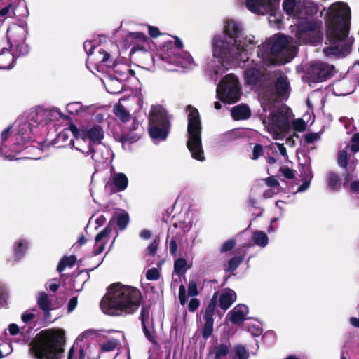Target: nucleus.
Segmentation results:
<instances>
[{
  "label": "nucleus",
  "mask_w": 359,
  "mask_h": 359,
  "mask_svg": "<svg viewBox=\"0 0 359 359\" xmlns=\"http://www.w3.org/2000/svg\"><path fill=\"white\" fill-rule=\"evenodd\" d=\"M256 43L254 36L242 34L239 23L233 20H226L224 32L212 38V58L206 65L208 74L216 81L234 64L245 62Z\"/></svg>",
  "instance_id": "1"
},
{
  "label": "nucleus",
  "mask_w": 359,
  "mask_h": 359,
  "mask_svg": "<svg viewBox=\"0 0 359 359\" xmlns=\"http://www.w3.org/2000/svg\"><path fill=\"white\" fill-rule=\"evenodd\" d=\"M103 135L101 126L93 122L81 123L77 127L69 115L57 107L41 109L36 112L35 119L20 118L4 128L1 135Z\"/></svg>",
  "instance_id": "2"
},
{
  "label": "nucleus",
  "mask_w": 359,
  "mask_h": 359,
  "mask_svg": "<svg viewBox=\"0 0 359 359\" xmlns=\"http://www.w3.org/2000/svg\"><path fill=\"white\" fill-rule=\"evenodd\" d=\"M327 46L323 53L327 57L345 56L351 51L354 39L348 36L351 10L343 2L332 4L325 17Z\"/></svg>",
  "instance_id": "3"
},
{
  "label": "nucleus",
  "mask_w": 359,
  "mask_h": 359,
  "mask_svg": "<svg viewBox=\"0 0 359 359\" xmlns=\"http://www.w3.org/2000/svg\"><path fill=\"white\" fill-rule=\"evenodd\" d=\"M140 292L135 287L116 283L111 285L100 302L102 311L109 316L135 312L139 307Z\"/></svg>",
  "instance_id": "4"
},
{
  "label": "nucleus",
  "mask_w": 359,
  "mask_h": 359,
  "mask_svg": "<svg viewBox=\"0 0 359 359\" xmlns=\"http://www.w3.org/2000/svg\"><path fill=\"white\" fill-rule=\"evenodd\" d=\"M297 53V45L291 37L276 34L258 46L257 58L264 64H283L291 61Z\"/></svg>",
  "instance_id": "5"
},
{
  "label": "nucleus",
  "mask_w": 359,
  "mask_h": 359,
  "mask_svg": "<svg viewBox=\"0 0 359 359\" xmlns=\"http://www.w3.org/2000/svg\"><path fill=\"white\" fill-rule=\"evenodd\" d=\"M183 43L177 37L174 41L166 42L158 50L156 58H153L154 63L168 71L177 70V68L191 69L196 65L191 55L183 50Z\"/></svg>",
  "instance_id": "6"
},
{
  "label": "nucleus",
  "mask_w": 359,
  "mask_h": 359,
  "mask_svg": "<svg viewBox=\"0 0 359 359\" xmlns=\"http://www.w3.org/2000/svg\"><path fill=\"white\" fill-rule=\"evenodd\" d=\"M63 341L64 332L61 330L42 331L32 349L38 359H60Z\"/></svg>",
  "instance_id": "7"
},
{
  "label": "nucleus",
  "mask_w": 359,
  "mask_h": 359,
  "mask_svg": "<svg viewBox=\"0 0 359 359\" xmlns=\"http://www.w3.org/2000/svg\"><path fill=\"white\" fill-rule=\"evenodd\" d=\"M293 116L290 109L282 107L272 111L267 119H264L263 125L268 133L283 135L290 133V120Z\"/></svg>",
  "instance_id": "8"
},
{
  "label": "nucleus",
  "mask_w": 359,
  "mask_h": 359,
  "mask_svg": "<svg viewBox=\"0 0 359 359\" xmlns=\"http://www.w3.org/2000/svg\"><path fill=\"white\" fill-rule=\"evenodd\" d=\"M149 135H168L170 123L167 111L161 105H153L149 114Z\"/></svg>",
  "instance_id": "9"
},
{
  "label": "nucleus",
  "mask_w": 359,
  "mask_h": 359,
  "mask_svg": "<svg viewBox=\"0 0 359 359\" xmlns=\"http://www.w3.org/2000/svg\"><path fill=\"white\" fill-rule=\"evenodd\" d=\"M241 88L238 79L232 74L225 76L217 87V96L227 103H234L240 98Z\"/></svg>",
  "instance_id": "10"
},
{
  "label": "nucleus",
  "mask_w": 359,
  "mask_h": 359,
  "mask_svg": "<svg viewBox=\"0 0 359 359\" xmlns=\"http://www.w3.org/2000/svg\"><path fill=\"white\" fill-rule=\"evenodd\" d=\"M30 141V136H2L0 154L6 159L13 160L16 153L29 147L25 145Z\"/></svg>",
  "instance_id": "11"
},
{
  "label": "nucleus",
  "mask_w": 359,
  "mask_h": 359,
  "mask_svg": "<svg viewBox=\"0 0 359 359\" xmlns=\"http://www.w3.org/2000/svg\"><path fill=\"white\" fill-rule=\"evenodd\" d=\"M284 11L291 16L299 19H307L309 16L317 13L318 8L313 2L309 1L284 0L283 3Z\"/></svg>",
  "instance_id": "12"
},
{
  "label": "nucleus",
  "mask_w": 359,
  "mask_h": 359,
  "mask_svg": "<svg viewBox=\"0 0 359 359\" xmlns=\"http://www.w3.org/2000/svg\"><path fill=\"white\" fill-rule=\"evenodd\" d=\"M28 33L27 25L11 24L7 29L6 37L11 46H15L21 55L29 53V48L25 41Z\"/></svg>",
  "instance_id": "13"
},
{
  "label": "nucleus",
  "mask_w": 359,
  "mask_h": 359,
  "mask_svg": "<svg viewBox=\"0 0 359 359\" xmlns=\"http://www.w3.org/2000/svg\"><path fill=\"white\" fill-rule=\"evenodd\" d=\"M245 59L246 60H245V62H241L239 64H234L232 67L238 65L242 67H245L244 74L246 83L250 85L256 84L261 79L262 76V69L264 66H268L269 65L264 64L260 58H258V60L257 61L252 60L250 62L248 55Z\"/></svg>",
  "instance_id": "14"
},
{
  "label": "nucleus",
  "mask_w": 359,
  "mask_h": 359,
  "mask_svg": "<svg viewBox=\"0 0 359 359\" xmlns=\"http://www.w3.org/2000/svg\"><path fill=\"white\" fill-rule=\"evenodd\" d=\"M104 136H72L68 145L83 153L93 152L95 147L101 143Z\"/></svg>",
  "instance_id": "15"
},
{
  "label": "nucleus",
  "mask_w": 359,
  "mask_h": 359,
  "mask_svg": "<svg viewBox=\"0 0 359 359\" xmlns=\"http://www.w3.org/2000/svg\"><path fill=\"white\" fill-rule=\"evenodd\" d=\"M128 186V177L123 172H116L114 168L110 170V175L105 184V189L111 193L121 192Z\"/></svg>",
  "instance_id": "16"
},
{
  "label": "nucleus",
  "mask_w": 359,
  "mask_h": 359,
  "mask_svg": "<svg viewBox=\"0 0 359 359\" xmlns=\"http://www.w3.org/2000/svg\"><path fill=\"white\" fill-rule=\"evenodd\" d=\"M276 0H245L246 7L252 13L259 15L270 14L275 16Z\"/></svg>",
  "instance_id": "17"
},
{
  "label": "nucleus",
  "mask_w": 359,
  "mask_h": 359,
  "mask_svg": "<svg viewBox=\"0 0 359 359\" xmlns=\"http://www.w3.org/2000/svg\"><path fill=\"white\" fill-rule=\"evenodd\" d=\"M69 136H55L51 140H45L43 138L40 140L32 141L31 149H37L41 151L47 150L50 146L56 148H62L69 147L68 143L69 142Z\"/></svg>",
  "instance_id": "18"
},
{
  "label": "nucleus",
  "mask_w": 359,
  "mask_h": 359,
  "mask_svg": "<svg viewBox=\"0 0 359 359\" xmlns=\"http://www.w3.org/2000/svg\"><path fill=\"white\" fill-rule=\"evenodd\" d=\"M334 71V66L323 62H315L310 67L311 76L317 81H323Z\"/></svg>",
  "instance_id": "19"
},
{
  "label": "nucleus",
  "mask_w": 359,
  "mask_h": 359,
  "mask_svg": "<svg viewBox=\"0 0 359 359\" xmlns=\"http://www.w3.org/2000/svg\"><path fill=\"white\" fill-rule=\"evenodd\" d=\"M118 78L109 77L104 82L107 90L111 94H117L122 91L123 84L121 80L128 78V74H133V71L126 68V72H117Z\"/></svg>",
  "instance_id": "20"
},
{
  "label": "nucleus",
  "mask_w": 359,
  "mask_h": 359,
  "mask_svg": "<svg viewBox=\"0 0 359 359\" xmlns=\"http://www.w3.org/2000/svg\"><path fill=\"white\" fill-rule=\"evenodd\" d=\"M187 112L188 114V135H200L201 127L198 110L189 105L187 107Z\"/></svg>",
  "instance_id": "21"
},
{
  "label": "nucleus",
  "mask_w": 359,
  "mask_h": 359,
  "mask_svg": "<svg viewBox=\"0 0 359 359\" xmlns=\"http://www.w3.org/2000/svg\"><path fill=\"white\" fill-rule=\"evenodd\" d=\"M249 313L248 307L245 304H238L226 315V319L233 324L241 325L247 318Z\"/></svg>",
  "instance_id": "22"
},
{
  "label": "nucleus",
  "mask_w": 359,
  "mask_h": 359,
  "mask_svg": "<svg viewBox=\"0 0 359 359\" xmlns=\"http://www.w3.org/2000/svg\"><path fill=\"white\" fill-rule=\"evenodd\" d=\"M187 146L193 158L199 161H203L205 160L201 136H189Z\"/></svg>",
  "instance_id": "23"
},
{
  "label": "nucleus",
  "mask_w": 359,
  "mask_h": 359,
  "mask_svg": "<svg viewBox=\"0 0 359 359\" xmlns=\"http://www.w3.org/2000/svg\"><path fill=\"white\" fill-rule=\"evenodd\" d=\"M92 109V105H83L80 102H72L66 105V110L69 114L79 116L90 114Z\"/></svg>",
  "instance_id": "24"
},
{
  "label": "nucleus",
  "mask_w": 359,
  "mask_h": 359,
  "mask_svg": "<svg viewBox=\"0 0 359 359\" xmlns=\"http://www.w3.org/2000/svg\"><path fill=\"white\" fill-rule=\"evenodd\" d=\"M236 294L231 289H226L220 294L218 292L217 299L219 306L224 310H227L236 300Z\"/></svg>",
  "instance_id": "25"
},
{
  "label": "nucleus",
  "mask_w": 359,
  "mask_h": 359,
  "mask_svg": "<svg viewBox=\"0 0 359 359\" xmlns=\"http://www.w3.org/2000/svg\"><path fill=\"white\" fill-rule=\"evenodd\" d=\"M111 229L109 227H106L96 236L95 244L93 250L95 255H99L103 252L105 248V245L109 239V235Z\"/></svg>",
  "instance_id": "26"
},
{
  "label": "nucleus",
  "mask_w": 359,
  "mask_h": 359,
  "mask_svg": "<svg viewBox=\"0 0 359 359\" xmlns=\"http://www.w3.org/2000/svg\"><path fill=\"white\" fill-rule=\"evenodd\" d=\"M29 246V242L26 238H19L13 244V256L15 260L21 259L27 252Z\"/></svg>",
  "instance_id": "27"
},
{
  "label": "nucleus",
  "mask_w": 359,
  "mask_h": 359,
  "mask_svg": "<svg viewBox=\"0 0 359 359\" xmlns=\"http://www.w3.org/2000/svg\"><path fill=\"white\" fill-rule=\"evenodd\" d=\"M311 115L310 113H306L303 118H298L296 119H292L293 117L290 120V132L293 131L294 133H302L304 132L306 127L309 121L311 119Z\"/></svg>",
  "instance_id": "28"
},
{
  "label": "nucleus",
  "mask_w": 359,
  "mask_h": 359,
  "mask_svg": "<svg viewBox=\"0 0 359 359\" xmlns=\"http://www.w3.org/2000/svg\"><path fill=\"white\" fill-rule=\"evenodd\" d=\"M276 94L278 97H287L290 93V83L284 76H279L275 83Z\"/></svg>",
  "instance_id": "29"
},
{
  "label": "nucleus",
  "mask_w": 359,
  "mask_h": 359,
  "mask_svg": "<svg viewBox=\"0 0 359 359\" xmlns=\"http://www.w3.org/2000/svg\"><path fill=\"white\" fill-rule=\"evenodd\" d=\"M115 337L110 338L101 345L102 351L109 352L114 350L124 339V334L121 332H115Z\"/></svg>",
  "instance_id": "30"
},
{
  "label": "nucleus",
  "mask_w": 359,
  "mask_h": 359,
  "mask_svg": "<svg viewBox=\"0 0 359 359\" xmlns=\"http://www.w3.org/2000/svg\"><path fill=\"white\" fill-rule=\"evenodd\" d=\"M251 112L245 104H239L231 109V116L234 120H245L250 116Z\"/></svg>",
  "instance_id": "31"
},
{
  "label": "nucleus",
  "mask_w": 359,
  "mask_h": 359,
  "mask_svg": "<svg viewBox=\"0 0 359 359\" xmlns=\"http://www.w3.org/2000/svg\"><path fill=\"white\" fill-rule=\"evenodd\" d=\"M302 172L301 175L302 176V183L297 188V192H303L309 189L311 184V180L313 178V172L310 166L304 165L302 168Z\"/></svg>",
  "instance_id": "32"
},
{
  "label": "nucleus",
  "mask_w": 359,
  "mask_h": 359,
  "mask_svg": "<svg viewBox=\"0 0 359 359\" xmlns=\"http://www.w3.org/2000/svg\"><path fill=\"white\" fill-rule=\"evenodd\" d=\"M356 175L349 170H346L344 174V185L350 183V191L351 193H357L359 191V181L357 180Z\"/></svg>",
  "instance_id": "33"
},
{
  "label": "nucleus",
  "mask_w": 359,
  "mask_h": 359,
  "mask_svg": "<svg viewBox=\"0 0 359 359\" xmlns=\"http://www.w3.org/2000/svg\"><path fill=\"white\" fill-rule=\"evenodd\" d=\"M195 224L194 214L191 211H188L185 213V217L182 221H180L176 226H178L184 233L188 232Z\"/></svg>",
  "instance_id": "34"
},
{
  "label": "nucleus",
  "mask_w": 359,
  "mask_h": 359,
  "mask_svg": "<svg viewBox=\"0 0 359 359\" xmlns=\"http://www.w3.org/2000/svg\"><path fill=\"white\" fill-rule=\"evenodd\" d=\"M304 27L302 25L298 26L297 37L299 41V43H312V41L310 39V36L314 34L313 32V28L310 26L307 27V29H304Z\"/></svg>",
  "instance_id": "35"
},
{
  "label": "nucleus",
  "mask_w": 359,
  "mask_h": 359,
  "mask_svg": "<svg viewBox=\"0 0 359 359\" xmlns=\"http://www.w3.org/2000/svg\"><path fill=\"white\" fill-rule=\"evenodd\" d=\"M327 185L328 189L332 191L339 190L341 187L339 175L333 171L328 172L327 174Z\"/></svg>",
  "instance_id": "36"
},
{
  "label": "nucleus",
  "mask_w": 359,
  "mask_h": 359,
  "mask_svg": "<svg viewBox=\"0 0 359 359\" xmlns=\"http://www.w3.org/2000/svg\"><path fill=\"white\" fill-rule=\"evenodd\" d=\"M218 292H215L212 298L205 309L203 318L205 321H214L213 316L216 308Z\"/></svg>",
  "instance_id": "37"
},
{
  "label": "nucleus",
  "mask_w": 359,
  "mask_h": 359,
  "mask_svg": "<svg viewBox=\"0 0 359 359\" xmlns=\"http://www.w3.org/2000/svg\"><path fill=\"white\" fill-rule=\"evenodd\" d=\"M252 240L256 245L260 248H265L269 243L268 236L262 231H254L252 235Z\"/></svg>",
  "instance_id": "38"
},
{
  "label": "nucleus",
  "mask_w": 359,
  "mask_h": 359,
  "mask_svg": "<svg viewBox=\"0 0 359 359\" xmlns=\"http://www.w3.org/2000/svg\"><path fill=\"white\" fill-rule=\"evenodd\" d=\"M37 304L47 316L50 311V302L48 295L45 292H40L37 298Z\"/></svg>",
  "instance_id": "39"
},
{
  "label": "nucleus",
  "mask_w": 359,
  "mask_h": 359,
  "mask_svg": "<svg viewBox=\"0 0 359 359\" xmlns=\"http://www.w3.org/2000/svg\"><path fill=\"white\" fill-rule=\"evenodd\" d=\"M141 321L145 336L149 341H152L153 337L151 333L147 328V323L149 319V311L148 308L143 307L141 310Z\"/></svg>",
  "instance_id": "40"
},
{
  "label": "nucleus",
  "mask_w": 359,
  "mask_h": 359,
  "mask_svg": "<svg viewBox=\"0 0 359 359\" xmlns=\"http://www.w3.org/2000/svg\"><path fill=\"white\" fill-rule=\"evenodd\" d=\"M15 16V6L9 4L0 9V27L6 19Z\"/></svg>",
  "instance_id": "41"
},
{
  "label": "nucleus",
  "mask_w": 359,
  "mask_h": 359,
  "mask_svg": "<svg viewBox=\"0 0 359 359\" xmlns=\"http://www.w3.org/2000/svg\"><path fill=\"white\" fill-rule=\"evenodd\" d=\"M229 348L226 345L220 344L212 348L210 351V355L213 359H220L229 353Z\"/></svg>",
  "instance_id": "42"
},
{
  "label": "nucleus",
  "mask_w": 359,
  "mask_h": 359,
  "mask_svg": "<svg viewBox=\"0 0 359 359\" xmlns=\"http://www.w3.org/2000/svg\"><path fill=\"white\" fill-rule=\"evenodd\" d=\"M116 140L121 142L124 150H130V145L139 140V136H114Z\"/></svg>",
  "instance_id": "43"
},
{
  "label": "nucleus",
  "mask_w": 359,
  "mask_h": 359,
  "mask_svg": "<svg viewBox=\"0 0 359 359\" xmlns=\"http://www.w3.org/2000/svg\"><path fill=\"white\" fill-rule=\"evenodd\" d=\"M116 224L120 230L126 228L129 223V215L126 212L117 213L116 215Z\"/></svg>",
  "instance_id": "44"
},
{
  "label": "nucleus",
  "mask_w": 359,
  "mask_h": 359,
  "mask_svg": "<svg viewBox=\"0 0 359 359\" xmlns=\"http://www.w3.org/2000/svg\"><path fill=\"white\" fill-rule=\"evenodd\" d=\"M86 351L83 348L76 349L73 346L68 352L67 359H85Z\"/></svg>",
  "instance_id": "45"
},
{
  "label": "nucleus",
  "mask_w": 359,
  "mask_h": 359,
  "mask_svg": "<svg viewBox=\"0 0 359 359\" xmlns=\"http://www.w3.org/2000/svg\"><path fill=\"white\" fill-rule=\"evenodd\" d=\"M114 112L115 115L118 117L123 122H126L130 118V114L122 105H115L114 107Z\"/></svg>",
  "instance_id": "46"
},
{
  "label": "nucleus",
  "mask_w": 359,
  "mask_h": 359,
  "mask_svg": "<svg viewBox=\"0 0 359 359\" xmlns=\"http://www.w3.org/2000/svg\"><path fill=\"white\" fill-rule=\"evenodd\" d=\"M76 258L74 256L62 258L58 264L57 271L62 272L67 266H72L74 264Z\"/></svg>",
  "instance_id": "47"
},
{
  "label": "nucleus",
  "mask_w": 359,
  "mask_h": 359,
  "mask_svg": "<svg viewBox=\"0 0 359 359\" xmlns=\"http://www.w3.org/2000/svg\"><path fill=\"white\" fill-rule=\"evenodd\" d=\"M233 352L238 359H248L249 353L242 345H237L233 347Z\"/></svg>",
  "instance_id": "48"
},
{
  "label": "nucleus",
  "mask_w": 359,
  "mask_h": 359,
  "mask_svg": "<svg viewBox=\"0 0 359 359\" xmlns=\"http://www.w3.org/2000/svg\"><path fill=\"white\" fill-rule=\"evenodd\" d=\"M92 58L93 60L91 61L95 60L96 65H101L108 62L109 59V54L104 50H100L98 53L95 55V58Z\"/></svg>",
  "instance_id": "49"
},
{
  "label": "nucleus",
  "mask_w": 359,
  "mask_h": 359,
  "mask_svg": "<svg viewBox=\"0 0 359 359\" xmlns=\"http://www.w3.org/2000/svg\"><path fill=\"white\" fill-rule=\"evenodd\" d=\"M187 261L184 258L177 259L174 264L175 271L177 274H183L186 271Z\"/></svg>",
  "instance_id": "50"
},
{
  "label": "nucleus",
  "mask_w": 359,
  "mask_h": 359,
  "mask_svg": "<svg viewBox=\"0 0 359 359\" xmlns=\"http://www.w3.org/2000/svg\"><path fill=\"white\" fill-rule=\"evenodd\" d=\"M243 258L242 257H234L231 259L229 262L226 270L228 271L233 272L234 271L238 266L243 262Z\"/></svg>",
  "instance_id": "51"
},
{
  "label": "nucleus",
  "mask_w": 359,
  "mask_h": 359,
  "mask_svg": "<svg viewBox=\"0 0 359 359\" xmlns=\"http://www.w3.org/2000/svg\"><path fill=\"white\" fill-rule=\"evenodd\" d=\"M128 39L133 41H146L147 40V36L142 32H130L128 35Z\"/></svg>",
  "instance_id": "52"
},
{
  "label": "nucleus",
  "mask_w": 359,
  "mask_h": 359,
  "mask_svg": "<svg viewBox=\"0 0 359 359\" xmlns=\"http://www.w3.org/2000/svg\"><path fill=\"white\" fill-rule=\"evenodd\" d=\"M248 330L252 334L253 336H259L262 333V328L259 323H253L247 324Z\"/></svg>",
  "instance_id": "53"
},
{
  "label": "nucleus",
  "mask_w": 359,
  "mask_h": 359,
  "mask_svg": "<svg viewBox=\"0 0 359 359\" xmlns=\"http://www.w3.org/2000/svg\"><path fill=\"white\" fill-rule=\"evenodd\" d=\"M267 186L273 189V193H278L280 191L279 182L274 177H270L264 180Z\"/></svg>",
  "instance_id": "54"
},
{
  "label": "nucleus",
  "mask_w": 359,
  "mask_h": 359,
  "mask_svg": "<svg viewBox=\"0 0 359 359\" xmlns=\"http://www.w3.org/2000/svg\"><path fill=\"white\" fill-rule=\"evenodd\" d=\"M213 323L214 321H205L203 329V336L204 338H208L213 330Z\"/></svg>",
  "instance_id": "55"
},
{
  "label": "nucleus",
  "mask_w": 359,
  "mask_h": 359,
  "mask_svg": "<svg viewBox=\"0 0 359 359\" xmlns=\"http://www.w3.org/2000/svg\"><path fill=\"white\" fill-rule=\"evenodd\" d=\"M83 48L88 54V62L89 60H92L93 58H91L92 55L93 54V50L95 48V45L93 44V42L91 41H86L83 43Z\"/></svg>",
  "instance_id": "56"
},
{
  "label": "nucleus",
  "mask_w": 359,
  "mask_h": 359,
  "mask_svg": "<svg viewBox=\"0 0 359 359\" xmlns=\"http://www.w3.org/2000/svg\"><path fill=\"white\" fill-rule=\"evenodd\" d=\"M147 278L150 280H155L159 278V271L156 268L149 269L146 273Z\"/></svg>",
  "instance_id": "57"
},
{
  "label": "nucleus",
  "mask_w": 359,
  "mask_h": 359,
  "mask_svg": "<svg viewBox=\"0 0 359 359\" xmlns=\"http://www.w3.org/2000/svg\"><path fill=\"white\" fill-rule=\"evenodd\" d=\"M188 294L190 297H196L198 294V287L196 283L191 280L189 281L188 285Z\"/></svg>",
  "instance_id": "58"
},
{
  "label": "nucleus",
  "mask_w": 359,
  "mask_h": 359,
  "mask_svg": "<svg viewBox=\"0 0 359 359\" xmlns=\"http://www.w3.org/2000/svg\"><path fill=\"white\" fill-rule=\"evenodd\" d=\"M338 164L342 167L345 168L347 165V153L346 151L342 150L339 151L338 156Z\"/></svg>",
  "instance_id": "59"
},
{
  "label": "nucleus",
  "mask_w": 359,
  "mask_h": 359,
  "mask_svg": "<svg viewBox=\"0 0 359 359\" xmlns=\"http://www.w3.org/2000/svg\"><path fill=\"white\" fill-rule=\"evenodd\" d=\"M320 136H302L300 142L303 145H306L319 140Z\"/></svg>",
  "instance_id": "60"
},
{
  "label": "nucleus",
  "mask_w": 359,
  "mask_h": 359,
  "mask_svg": "<svg viewBox=\"0 0 359 359\" xmlns=\"http://www.w3.org/2000/svg\"><path fill=\"white\" fill-rule=\"evenodd\" d=\"M351 150L353 152L359 151V136H352L351 140Z\"/></svg>",
  "instance_id": "61"
},
{
  "label": "nucleus",
  "mask_w": 359,
  "mask_h": 359,
  "mask_svg": "<svg viewBox=\"0 0 359 359\" xmlns=\"http://www.w3.org/2000/svg\"><path fill=\"white\" fill-rule=\"evenodd\" d=\"M263 154L262 147L260 144H256L252 151V158L253 160L257 159Z\"/></svg>",
  "instance_id": "62"
},
{
  "label": "nucleus",
  "mask_w": 359,
  "mask_h": 359,
  "mask_svg": "<svg viewBox=\"0 0 359 359\" xmlns=\"http://www.w3.org/2000/svg\"><path fill=\"white\" fill-rule=\"evenodd\" d=\"M158 239H155L152 243H151L147 249V252L149 255H154L156 252L158 246Z\"/></svg>",
  "instance_id": "63"
},
{
  "label": "nucleus",
  "mask_w": 359,
  "mask_h": 359,
  "mask_svg": "<svg viewBox=\"0 0 359 359\" xmlns=\"http://www.w3.org/2000/svg\"><path fill=\"white\" fill-rule=\"evenodd\" d=\"M34 317L35 316L33 312L27 311L22 314L21 319L24 323H27L32 320Z\"/></svg>",
  "instance_id": "64"
}]
</instances>
